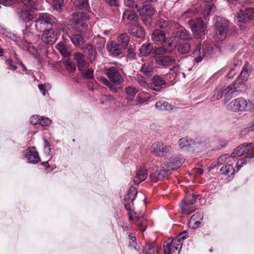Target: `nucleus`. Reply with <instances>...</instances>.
I'll list each match as a JSON object with an SVG mask.
<instances>
[{"label": "nucleus", "instance_id": "f257e3e1", "mask_svg": "<svg viewBox=\"0 0 254 254\" xmlns=\"http://www.w3.org/2000/svg\"><path fill=\"white\" fill-rule=\"evenodd\" d=\"M34 22L36 29L38 32H42L56 25L57 20L50 13H41L39 14L38 17L34 21Z\"/></svg>", "mask_w": 254, "mask_h": 254}, {"label": "nucleus", "instance_id": "f03ea898", "mask_svg": "<svg viewBox=\"0 0 254 254\" xmlns=\"http://www.w3.org/2000/svg\"><path fill=\"white\" fill-rule=\"evenodd\" d=\"M182 159H179L176 156H172L170 158L166 159L162 165V169L160 172L157 173V179L156 181L163 178L165 173H167L171 170H176L180 167L183 163Z\"/></svg>", "mask_w": 254, "mask_h": 254}, {"label": "nucleus", "instance_id": "7ed1b4c3", "mask_svg": "<svg viewBox=\"0 0 254 254\" xmlns=\"http://www.w3.org/2000/svg\"><path fill=\"white\" fill-rule=\"evenodd\" d=\"M215 23L216 31L214 36V38L218 42L222 41L226 37L229 27V22L225 18L217 17Z\"/></svg>", "mask_w": 254, "mask_h": 254}, {"label": "nucleus", "instance_id": "20e7f679", "mask_svg": "<svg viewBox=\"0 0 254 254\" xmlns=\"http://www.w3.org/2000/svg\"><path fill=\"white\" fill-rule=\"evenodd\" d=\"M197 46L193 53L194 61L199 63L204 59H209L213 55V47L209 44H203L201 48Z\"/></svg>", "mask_w": 254, "mask_h": 254}, {"label": "nucleus", "instance_id": "39448f33", "mask_svg": "<svg viewBox=\"0 0 254 254\" xmlns=\"http://www.w3.org/2000/svg\"><path fill=\"white\" fill-rule=\"evenodd\" d=\"M231 91L228 84L219 85L215 90L213 95L210 97V100L212 102H215L224 96L225 103H226L232 97V91Z\"/></svg>", "mask_w": 254, "mask_h": 254}, {"label": "nucleus", "instance_id": "423d86ee", "mask_svg": "<svg viewBox=\"0 0 254 254\" xmlns=\"http://www.w3.org/2000/svg\"><path fill=\"white\" fill-rule=\"evenodd\" d=\"M104 73L112 82L116 85H120L124 81V77L119 72V68L113 66L106 67Z\"/></svg>", "mask_w": 254, "mask_h": 254}, {"label": "nucleus", "instance_id": "0eeeda50", "mask_svg": "<svg viewBox=\"0 0 254 254\" xmlns=\"http://www.w3.org/2000/svg\"><path fill=\"white\" fill-rule=\"evenodd\" d=\"M105 39L101 37L94 38L93 43V46L91 44H87L86 49L89 52V59L91 61L94 60L96 57V52L95 49L101 51L104 49L105 44Z\"/></svg>", "mask_w": 254, "mask_h": 254}, {"label": "nucleus", "instance_id": "6e6552de", "mask_svg": "<svg viewBox=\"0 0 254 254\" xmlns=\"http://www.w3.org/2000/svg\"><path fill=\"white\" fill-rule=\"evenodd\" d=\"M170 145L165 144L160 142H156L152 144L150 152L155 156L159 157H165L172 152Z\"/></svg>", "mask_w": 254, "mask_h": 254}, {"label": "nucleus", "instance_id": "1a4fd4ad", "mask_svg": "<svg viewBox=\"0 0 254 254\" xmlns=\"http://www.w3.org/2000/svg\"><path fill=\"white\" fill-rule=\"evenodd\" d=\"M196 201V198L193 194H188L180 204L184 215H189L196 208L193 205Z\"/></svg>", "mask_w": 254, "mask_h": 254}, {"label": "nucleus", "instance_id": "9d476101", "mask_svg": "<svg viewBox=\"0 0 254 254\" xmlns=\"http://www.w3.org/2000/svg\"><path fill=\"white\" fill-rule=\"evenodd\" d=\"M182 245L178 240L169 238L163 245L165 254H179Z\"/></svg>", "mask_w": 254, "mask_h": 254}, {"label": "nucleus", "instance_id": "9b49d317", "mask_svg": "<svg viewBox=\"0 0 254 254\" xmlns=\"http://www.w3.org/2000/svg\"><path fill=\"white\" fill-rule=\"evenodd\" d=\"M227 108L233 112H243L248 109V103L244 98L240 97L234 99L228 103Z\"/></svg>", "mask_w": 254, "mask_h": 254}, {"label": "nucleus", "instance_id": "f8f14e48", "mask_svg": "<svg viewBox=\"0 0 254 254\" xmlns=\"http://www.w3.org/2000/svg\"><path fill=\"white\" fill-rule=\"evenodd\" d=\"M189 24L195 37L197 39L200 38L206 29L205 24L202 19L197 18L195 20H190Z\"/></svg>", "mask_w": 254, "mask_h": 254}, {"label": "nucleus", "instance_id": "ddd939ff", "mask_svg": "<svg viewBox=\"0 0 254 254\" xmlns=\"http://www.w3.org/2000/svg\"><path fill=\"white\" fill-rule=\"evenodd\" d=\"M245 154H246V143L241 144L235 148L231 154V156L225 154L221 156L218 159V162L220 163L227 160H229L228 162H231L230 159H234L235 157H239Z\"/></svg>", "mask_w": 254, "mask_h": 254}, {"label": "nucleus", "instance_id": "4468645a", "mask_svg": "<svg viewBox=\"0 0 254 254\" xmlns=\"http://www.w3.org/2000/svg\"><path fill=\"white\" fill-rule=\"evenodd\" d=\"M246 154L245 158H241L237 161L236 165L237 170H239L244 164H246L248 160L254 158V145L253 143H246Z\"/></svg>", "mask_w": 254, "mask_h": 254}, {"label": "nucleus", "instance_id": "2eb2a0df", "mask_svg": "<svg viewBox=\"0 0 254 254\" xmlns=\"http://www.w3.org/2000/svg\"><path fill=\"white\" fill-rule=\"evenodd\" d=\"M73 19L70 22L72 25L74 26L75 28H78L79 25L81 26L84 27L85 23L82 22V21H85L89 19L88 15L84 12H74L71 13Z\"/></svg>", "mask_w": 254, "mask_h": 254}, {"label": "nucleus", "instance_id": "dca6fc26", "mask_svg": "<svg viewBox=\"0 0 254 254\" xmlns=\"http://www.w3.org/2000/svg\"><path fill=\"white\" fill-rule=\"evenodd\" d=\"M237 18L239 22H247L254 18V8L252 7L246 8L245 10H241L237 13Z\"/></svg>", "mask_w": 254, "mask_h": 254}, {"label": "nucleus", "instance_id": "f3484780", "mask_svg": "<svg viewBox=\"0 0 254 254\" xmlns=\"http://www.w3.org/2000/svg\"><path fill=\"white\" fill-rule=\"evenodd\" d=\"M41 35L42 40L46 44H53L57 40V33L52 28H49L43 31Z\"/></svg>", "mask_w": 254, "mask_h": 254}, {"label": "nucleus", "instance_id": "a211bd4d", "mask_svg": "<svg viewBox=\"0 0 254 254\" xmlns=\"http://www.w3.org/2000/svg\"><path fill=\"white\" fill-rule=\"evenodd\" d=\"M25 158L28 163L32 164H36L40 160L38 153L35 147H30L27 149Z\"/></svg>", "mask_w": 254, "mask_h": 254}, {"label": "nucleus", "instance_id": "6ab92c4d", "mask_svg": "<svg viewBox=\"0 0 254 254\" xmlns=\"http://www.w3.org/2000/svg\"><path fill=\"white\" fill-rule=\"evenodd\" d=\"M24 35V39L26 42H27V45H23L21 46V48L24 50L27 51L32 55H34L36 58L35 52L36 50L34 48L33 46H32L30 44L31 42V37L33 36V35L30 33L27 30V28H26L25 30L23 32Z\"/></svg>", "mask_w": 254, "mask_h": 254}, {"label": "nucleus", "instance_id": "aec40b11", "mask_svg": "<svg viewBox=\"0 0 254 254\" xmlns=\"http://www.w3.org/2000/svg\"><path fill=\"white\" fill-rule=\"evenodd\" d=\"M165 84L166 81L163 78L155 75L152 78L148 87L153 90L159 92L161 91L162 85Z\"/></svg>", "mask_w": 254, "mask_h": 254}, {"label": "nucleus", "instance_id": "412c9836", "mask_svg": "<svg viewBox=\"0 0 254 254\" xmlns=\"http://www.w3.org/2000/svg\"><path fill=\"white\" fill-rule=\"evenodd\" d=\"M151 96L145 91L140 92L135 100V105L141 106L147 104L150 101Z\"/></svg>", "mask_w": 254, "mask_h": 254}, {"label": "nucleus", "instance_id": "4be33fe9", "mask_svg": "<svg viewBox=\"0 0 254 254\" xmlns=\"http://www.w3.org/2000/svg\"><path fill=\"white\" fill-rule=\"evenodd\" d=\"M138 92V89L133 86L128 85L125 88V94L127 104L134 101V98Z\"/></svg>", "mask_w": 254, "mask_h": 254}, {"label": "nucleus", "instance_id": "5701e85b", "mask_svg": "<svg viewBox=\"0 0 254 254\" xmlns=\"http://www.w3.org/2000/svg\"><path fill=\"white\" fill-rule=\"evenodd\" d=\"M245 81L241 80L239 77H238L237 80L231 84H228L229 89L232 91V96L236 92H242L245 90L246 87L244 82Z\"/></svg>", "mask_w": 254, "mask_h": 254}, {"label": "nucleus", "instance_id": "b1692460", "mask_svg": "<svg viewBox=\"0 0 254 254\" xmlns=\"http://www.w3.org/2000/svg\"><path fill=\"white\" fill-rule=\"evenodd\" d=\"M147 169L142 166L138 168L136 175L133 179V182L135 184L138 185L146 179L147 176Z\"/></svg>", "mask_w": 254, "mask_h": 254}, {"label": "nucleus", "instance_id": "393cba45", "mask_svg": "<svg viewBox=\"0 0 254 254\" xmlns=\"http://www.w3.org/2000/svg\"><path fill=\"white\" fill-rule=\"evenodd\" d=\"M155 61L158 64L166 66L172 65L176 62V60L174 57L169 56L156 57Z\"/></svg>", "mask_w": 254, "mask_h": 254}, {"label": "nucleus", "instance_id": "a878e982", "mask_svg": "<svg viewBox=\"0 0 254 254\" xmlns=\"http://www.w3.org/2000/svg\"><path fill=\"white\" fill-rule=\"evenodd\" d=\"M74 60L77 63L78 69L81 71L88 66V63L85 60L84 56L81 53H75L74 55Z\"/></svg>", "mask_w": 254, "mask_h": 254}, {"label": "nucleus", "instance_id": "bb28decb", "mask_svg": "<svg viewBox=\"0 0 254 254\" xmlns=\"http://www.w3.org/2000/svg\"><path fill=\"white\" fill-rule=\"evenodd\" d=\"M253 72H254V69L252 70L251 65L246 63L244 64L239 77L242 81H247Z\"/></svg>", "mask_w": 254, "mask_h": 254}, {"label": "nucleus", "instance_id": "cd10ccee", "mask_svg": "<svg viewBox=\"0 0 254 254\" xmlns=\"http://www.w3.org/2000/svg\"><path fill=\"white\" fill-rule=\"evenodd\" d=\"M203 218V214L200 213H196L194 214L190 218L189 221V226L192 229H196L198 228L200 224L201 221Z\"/></svg>", "mask_w": 254, "mask_h": 254}, {"label": "nucleus", "instance_id": "c85d7f7f", "mask_svg": "<svg viewBox=\"0 0 254 254\" xmlns=\"http://www.w3.org/2000/svg\"><path fill=\"white\" fill-rule=\"evenodd\" d=\"M108 52L113 56H118L122 53L123 50L116 42L112 41L107 45Z\"/></svg>", "mask_w": 254, "mask_h": 254}, {"label": "nucleus", "instance_id": "c756f323", "mask_svg": "<svg viewBox=\"0 0 254 254\" xmlns=\"http://www.w3.org/2000/svg\"><path fill=\"white\" fill-rule=\"evenodd\" d=\"M128 32L133 36L138 38L142 37L144 35V29L138 24H132L130 25Z\"/></svg>", "mask_w": 254, "mask_h": 254}, {"label": "nucleus", "instance_id": "7c9ffc66", "mask_svg": "<svg viewBox=\"0 0 254 254\" xmlns=\"http://www.w3.org/2000/svg\"><path fill=\"white\" fill-rule=\"evenodd\" d=\"M18 12L20 18L25 22H29L35 18V15L32 11L25 9L24 8H19Z\"/></svg>", "mask_w": 254, "mask_h": 254}, {"label": "nucleus", "instance_id": "2f4dec72", "mask_svg": "<svg viewBox=\"0 0 254 254\" xmlns=\"http://www.w3.org/2000/svg\"><path fill=\"white\" fill-rule=\"evenodd\" d=\"M159 246L154 243H147L142 248L144 254H157Z\"/></svg>", "mask_w": 254, "mask_h": 254}, {"label": "nucleus", "instance_id": "473e14b6", "mask_svg": "<svg viewBox=\"0 0 254 254\" xmlns=\"http://www.w3.org/2000/svg\"><path fill=\"white\" fill-rule=\"evenodd\" d=\"M129 41V37L126 33L120 34L118 37V44L123 49L127 48Z\"/></svg>", "mask_w": 254, "mask_h": 254}, {"label": "nucleus", "instance_id": "72a5a7b5", "mask_svg": "<svg viewBox=\"0 0 254 254\" xmlns=\"http://www.w3.org/2000/svg\"><path fill=\"white\" fill-rule=\"evenodd\" d=\"M139 12L141 15L151 17L154 14L155 10L151 5L146 4L139 9Z\"/></svg>", "mask_w": 254, "mask_h": 254}, {"label": "nucleus", "instance_id": "f704fd0d", "mask_svg": "<svg viewBox=\"0 0 254 254\" xmlns=\"http://www.w3.org/2000/svg\"><path fill=\"white\" fill-rule=\"evenodd\" d=\"M156 108L161 111H171L173 110V106L168 102L163 100L157 101L155 105Z\"/></svg>", "mask_w": 254, "mask_h": 254}, {"label": "nucleus", "instance_id": "c9c22d12", "mask_svg": "<svg viewBox=\"0 0 254 254\" xmlns=\"http://www.w3.org/2000/svg\"><path fill=\"white\" fill-rule=\"evenodd\" d=\"M191 50V46L190 44L187 42L180 43L177 47V51L182 55H187L190 53Z\"/></svg>", "mask_w": 254, "mask_h": 254}, {"label": "nucleus", "instance_id": "e433bc0d", "mask_svg": "<svg viewBox=\"0 0 254 254\" xmlns=\"http://www.w3.org/2000/svg\"><path fill=\"white\" fill-rule=\"evenodd\" d=\"M151 38L154 42H163L165 41V34L164 31L155 30L152 34Z\"/></svg>", "mask_w": 254, "mask_h": 254}, {"label": "nucleus", "instance_id": "4c0bfd02", "mask_svg": "<svg viewBox=\"0 0 254 254\" xmlns=\"http://www.w3.org/2000/svg\"><path fill=\"white\" fill-rule=\"evenodd\" d=\"M135 219V224L138 229L141 231H144L146 229V219L144 216H136Z\"/></svg>", "mask_w": 254, "mask_h": 254}, {"label": "nucleus", "instance_id": "58836bf2", "mask_svg": "<svg viewBox=\"0 0 254 254\" xmlns=\"http://www.w3.org/2000/svg\"><path fill=\"white\" fill-rule=\"evenodd\" d=\"M27 8L39 9V5L36 0H19Z\"/></svg>", "mask_w": 254, "mask_h": 254}, {"label": "nucleus", "instance_id": "ea45409f", "mask_svg": "<svg viewBox=\"0 0 254 254\" xmlns=\"http://www.w3.org/2000/svg\"><path fill=\"white\" fill-rule=\"evenodd\" d=\"M153 50V46L149 43L143 44L139 49L140 54L142 56L149 55Z\"/></svg>", "mask_w": 254, "mask_h": 254}, {"label": "nucleus", "instance_id": "a19ab883", "mask_svg": "<svg viewBox=\"0 0 254 254\" xmlns=\"http://www.w3.org/2000/svg\"><path fill=\"white\" fill-rule=\"evenodd\" d=\"M123 19H127V20L129 21H135L138 19V16L134 12L130 10H127L125 11V12L123 13Z\"/></svg>", "mask_w": 254, "mask_h": 254}, {"label": "nucleus", "instance_id": "79ce46f5", "mask_svg": "<svg viewBox=\"0 0 254 254\" xmlns=\"http://www.w3.org/2000/svg\"><path fill=\"white\" fill-rule=\"evenodd\" d=\"M72 43L75 46L79 47L84 43L83 37L79 34H73L70 36Z\"/></svg>", "mask_w": 254, "mask_h": 254}, {"label": "nucleus", "instance_id": "37998d69", "mask_svg": "<svg viewBox=\"0 0 254 254\" xmlns=\"http://www.w3.org/2000/svg\"><path fill=\"white\" fill-rule=\"evenodd\" d=\"M220 172L222 174L231 176L234 174L235 170L232 165L227 164L221 168Z\"/></svg>", "mask_w": 254, "mask_h": 254}, {"label": "nucleus", "instance_id": "c03bdc74", "mask_svg": "<svg viewBox=\"0 0 254 254\" xmlns=\"http://www.w3.org/2000/svg\"><path fill=\"white\" fill-rule=\"evenodd\" d=\"M140 71L146 76H150L153 74V68L149 64H144L141 65Z\"/></svg>", "mask_w": 254, "mask_h": 254}, {"label": "nucleus", "instance_id": "a18cd8bd", "mask_svg": "<svg viewBox=\"0 0 254 254\" xmlns=\"http://www.w3.org/2000/svg\"><path fill=\"white\" fill-rule=\"evenodd\" d=\"M137 195V190L134 187H131L128 191L127 195L125 200L132 202Z\"/></svg>", "mask_w": 254, "mask_h": 254}, {"label": "nucleus", "instance_id": "49530a36", "mask_svg": "<svg viewBox=\"0 0 254 254\" xmlns=\"http://www.w3.org/2000/svg\"><path fill=\"white\" fill-rule=\"evenodd\" d=\"M73 4L80 9H87L88 8L87 0H71Z\"/></svg>", "mask_w": 254, "mask_h": 254}, {"label": "nucleus", "instance_id": "de8ad7c7", "mask_svg": "<svg viewBox=\"0 0 254 254\" xmlns=\"http://www.w3.org/2000/svg\"><path fill=\"white\" fill-rule=\"evenodd\" d=\"M56 48L60 53L64 57H67L68 55V52L67 50L66 47L64 43L62 42L59 43L56 46Z\"/></svg>", "mask_w": 254, "mask_h": 254}, {"label": "nucleus", "instance_id": "09e8293b", "mask_svg": "<svg viewBox=\"0 0 254 254\" xmlns=\"http://www.w3.org/2000/svg\"><path fill=\"white\" fill-rule=\"evenodd\" d=\"M168 52V49L164 47H160L156 48L154 49L153 53L156 57L160 56H163V55L166 54Z\"/></svg>", "mask_w": 254, "mask_h": 254}, {"label": "nucleus", "instance_id": "8fccbe9b", "mask_svg": "<svg viewBox=\"0 0 254 254\" xmlns=\"http://www.w3.org/2000/svg\"><path fill=\"white\" fill-rule=\"evenodd\" d=\"M193 142L186 138H181L179 141V145L182 148H187L190 146Z\"/></svg>", "mask_w": 254, "mask_h": 254}, {"label": "nucleus", "instance_id": "3c124183", "mask_svg": "<svg viewBox=\"0 0 254 254\" xmlns=\"http://www.w3.org/2000/svg\"><path fill=\"white\" fill-rule=\"evenodd\" d=\"M178 36L183 40H190L191 39L190 33L186 30H180L178 32Z\"/></svg>", "mask_w": 254, "mask_h": 254}, {"label": "nucleus", "instance_id": "603ef678", "mask_svg": "<svg viewBox=\"0 0 254 254\" xmlns=\"http://www.w3.org/2000/svg\"><path fill=\"white\" fill-rule=\"evenodd\" d=\"M64 0H52V4L54 8L58 11L61 9L64 5Z\"/></svg>", "mask_w": 254, "mask_h": 254}, {"label": "nucleus", "instance_id": "864d4df0", "mask_svg": "<svg viewBox=\"0 0 254 254\" xmlns=\"http://www.w3.org/2000/svg\"><path fill=\"white\" fill-rule=\"evenodd\" d=\"M93 70L88 68L84 71L82 70V74L84 77L87 79H91L93 77Z\"/></svg>", "mask_w": 254, "mask_h": 254}, {"label": "nucleus", "instance_id": "5fc2aeb1", "mask_svg": "<svg viewBox=\"0 0 254 254\" xmlns=\"http://www.w3.org/2000/svg\"><path fill=\"white\" fill-rule=\"evenodd\" d=\"M51 123V121L50 119L46 117H40L39 124L42 126H48Z\"/></svg>", "mask_w": 254, "mask_h": 254}, {"label": "nucleus", "instance_id": "6e6d98bb", "mask_svg": "<svg viewBox=\"0 0 254 254\" xmlns=\"http://www.w3.org/2000/svg\"><path fill=\"white\" fill-rule=\"evenodd\" d=\"M168 46L174 48H176L178 45L177 39L176 37H172L167 41Z\"/></svg>", "mask_w": 254, "mask_h": 254}, {"label": "nucleus", "instance_id": "4d7b16f0", "mask_svg": "<svg viewBox=\"0 0 254 254\" xmlns=\"http://www.w3.org/2000/svg\"><path fill=\"white\" fill-rule=\"evenodd\" d=\"M19 1V0H0V3L5 6H8Z\"/></svg>", "mask_w": 254, "mask_h": 254}, {"label": "nucleus", "instance_id": "13d9d810", "mask_svg": "<svg viewBox=\"0 0 254 254\" xmlns=\"http://www.w3.org/2000/svg\"><path fill=\"white\" fill-rule=\"evenodd\" d=\"M188 237V232L186 231H184L183 232L181 233L176 238L173 239L174 240H177L180 243H182V240H184L185 239Z\"/></svg>", "mask_w": 254, "mask_h": 254}, {"label": "nucleus", "instance_id": "bf43d9fd", "mask_svg": "<svg viewBox=\"0 0 254 254\" xmlns=\"http://www.w3.org/2000/svg\"><path fill=\"white\" fill-rule=\"evenodd\" d=\"M66 69L70 72H73L75 70V67L74 64L69 62H66L65 64Z\"/></svg>", "mask_w": 254, "mask_h": 254}, {"label": "nucleus", "instance_id": "052dcab7", "mask_svg": "<svg viewBox=\"0 0 254 254\" xmlns=\"http://www.w3.org/2000/svg\"><path fill=\"white\" fill-rule=\"evenodd\" d=\"M168 26V22L165 20H161L157 23V26L161 29H164Z\"/></svg>", "mask_w": 254, "mask_h": 254}, {"label": "nucleus", "instance_id": "680f3d73", "mask_svg": "<svg viewBox=\"0 0 254 254\" xmlns=\"http://www.w3.org/2000/svg\"><path fill=\"white\" fill-rule=\"evenodd\" d=\"M125 5L127 7H133L134 6L137 9V5L134 4V0H124Z\"/></svg>", "mask_w": 254, "mask_h": 254}, {"label": "nucleus", "instance_id": "e2e57ef3", "mask_svg": "<svg viewBox=\"0 0 254 254\" xmlns=\"http://www.w3.org/2000/svg\"><path fill=\"white\" fill-rule=\"evenodd\" d=\"M40 118V117L38 115L32 116L30 119L31 124L32 125H37L39 124Z\"/></svg>", "mask_w": 254, "mask_h": 254}, {"label": "nucleus", "instance_id": "0e129e2a", "mask_svg": "<svg viewBox=\"0 0 254 254\" xmlns=\"http://www.w3.org/2000/svg\"><path fill=\"white\" fill-rule=\"evenodd\" d=\"M98 80L99 82L105 85L107 87L109 85H111V82L105 77L103 76H100L98 78Z\"/></svg>", "mask_w": 254, "mask_h": 254}, {"label": "nucleus", "instance_id": "69168bd1", "mask_svg": "<svg viewBox=\"0 0 254 254\" xmlns=\"http://www.w3.org/2000/svg\"><path fill=\"white\" fill-rule=\"evenodd\" d=\"M215 10V6L213 4L208 5L206 7L205 10L207 11V14L210 15L212 12H213Z\"/></svg>", "mask_w": 254, "mask_h": 254}, {"label": "nucleus", "instance_id": "338daca9", "mask_svg": "<svg viewBox=\"0 0 254 254\" xmlns=\"http://www.w3.org/2000/svg\"><path fill=\"white\" fill-rule=\"evenodd\" d=\"M106 2L112 6H118L119 0H106Z\"/></svg>", "mask_w": 254, "mask_h": 254}, {"label": "nucleus", "instance_id": "774afa93", "mask_svg": "<svg viewBox=\"0 0 254 254\" xmlns=\"http://www.w3.org/2000/svg\"><path fill=\"white\" fill-rule=\"evenodd\" d=\"M6 63L7 65H8L9 66L11 67L13 69H16L17 68L16 66L13 63V62L11 59H8L7 60H6Z\"/></svg>", "mask_w": 254, "mask_h": 254}]
</instances>
